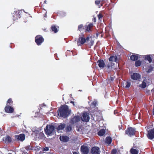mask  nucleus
<instances>
[{
	"mask_svg": "<svg viewBox=\"0 0 154 154\" xmlns=\"http://www.w3.org/2000/svg\"><path fill=\"white\" fill-rule=\"evenodd\" d=\"M58 115L63 118L67 117L71 113V110L69 109L68 106L66 105L61 106L58 109Z\"/></svg>",
	"mask_w": 154,
	"mask_h": 154,
	"instance_id": "nucleus-1",
	"label": "nucleus"
},
{
	"mask_svg": "<svg viewBox=\"0 0 154 154\" xmlns=\"http://www.w3.org/2000/svg\"><path fill=\"white\" fill-rule=\"evenodd\" d=\"M55 127L51 125H47L45 128V133L47 135H51L55 132Z\"/></svg>",
	"mask_w": 154,
	"mask_h": 154,
	"instance_id": "nucleus-2",
	"label": "nucleus"
},
{
	"mask_svg": "<svg viewBox=\"0 0 154 154\" xmlns=\"http://www.w3.org/2000/svg\"><path fill=\"white\" fill-rule=\"evenodd\" d=\"M90 38L89 37H87L86 38H85V36L83 34L81 35H79L78 39L77 40V45L78 46H82L84 45L86 42H88L89 41Z\"/></svg>",
	"mask_w": 154,
	"mask_h": 154,
	"instance_id": "nucleus-3",
	"label": "nucleus"
},
{
	"mask_svg": "<svg viewBox=\"0 0 154 154\" xmlns=\"http://www.w3.org/2000/svg\"><path fill=\"white\" fill-rule=\"evenodd\" d=\"M136 130L135 128L130 127H128L125 131V133L129 137H132L135 135Z\"/></svg>",
	"mask_w": 154,
	"mask_h": 154,
	"instance_id": "nucleus-4",
	"label": "nucleus"
},
{
	"mask_svg": "<svg viewBox=\"0 0 154 154\" xmlns=\"http://www.w3.org/2000/svg\"><path fill=\"white\" fill-rule=\"evenodd\" d=\"M44 41V38L40 35H37L35 38V42L38 45H41Z\"/></svg>",
	"mask_w": 154,
	"mask_h": 154,
	"instance_id": "nucleus-5",
	"label": "nucleus"
},
{
	"mask_svg": "<svg viewBox=\"0 0 154 154\" xmlns=\"http://www.w3.org/2000/svg\"><path fill=\"white\" fill-rule=\"evenodd\" d=\"M22 11H15L13 14V16L14 20H17L21 17L22 14Z\"/></svg>",
	"mask_w": 154,
	"mask_h": 154,
	"instance_id": "nucleus-6",
	"label": "nucleus"
},
{
	"mask_svg": "<svg viewBox=\"0 0 154 154\" xmlns=\"http://www.w3.org/2000/svg\"><path fill=\"white\" fill-rule=\"evenodd\" d=\"M80 151L82 154H88L89 148L87 146L83 145L81 147Z\"/></svg>",
	"mask_w": 154,
	"mask_h": 154,
	"instance_id": "nucleus-7",
	"label": "nucleus"
},
{
	"mask_svg": "<svg viewBox=\"0 0 154 154\" xmlns=\"http://www.w3.org/2000/svg\"><path fill=\"white\" fill-rule=\"evenodd\" d=\"M82 121L87 122L89 121L90 117L89 116V113L86 112L83 113L82 114Z\"/></svg>",
	"mask_w": 154,
	"mask_h": 154,
	"instance_id": "nucleus-8",
	"label": "nucleus"
},
{
	"mask_svg": "<svg viewBox=\"0 0 154 154\" xmlns=\"http://www.w3.org/2000/svg\"><path fill=\"white\" fill-rule=\"evenodd\" d=\"M147 136L149 139L152 140L154 138V128L149 130L148 131Z\"/></svg>",
	"mask_w": 154,
	"mask_h": 154,
	"instance_id": "nucleus-9",
	"label": "nucleus"
},
{
	"mask_svg": "<svg viewBox=\"0 0 154 154\" xmlns=\"http://www.w3.org/2000/svg\"><path fill=\"white\" fill-rule=\"evenodd\" d=\"M4 109L5 112L7 113H12L14 112V109L12 106H6Z\"/></svg>",
	"mask_w": 154,
	"mask_h": 154,
	"instance_id": "nucleus-10",
	"label": "nucleus"
},
{
	"mask_svg": "<svg viewBox=\"0 0 154 154\" xmlns=\"http://www.w3.org/2000/svg\"><path fill=\"white\" fill-rule=\"evenodd\" d=\"M92 154H100V148L97 146H94L91 149Z\"/></svg>",
	"mask_w": 154,
	"mask_h": 154,
	"instance_id": "nucleus-11",
	"label": "nucleus"
},
{
	"mask_svg": "<svg viewBox=\"0 0 154 154\" xmlns=\"http://www.w3.org/2000/svg\"><path fill=\"white\" fill-rule=\"evenodd\" d=\"M93 26V24L92 23H91L89 24L86 25L85 32H89L91 31Z\"/></svg>",
	"mask_w": 154,
	"mask_h": 154,
	"instance_id": "nucleus-12",
	"label": "nucleus"
},
{
	"mask_svg": "<svg viewBox=\"0 0 154 154\" xmlns=\"http://www.w3.org/2000/svg\"><path fill=\"white\" fill-rule=\"evenodd\" d=\"M80 120V118L79 116H75L71 119V123L73 124L78 122Z\"/></svg>",
	"mask_w": 154,
	"mask_h": 154,
	"instance_id": "nucleus-13",
	"label": "nucleus"
},
{
	"mask_svg": "<svg viewBox=\"0 0 154 154\" xmlns=\"http://www.w3.org/2000/svg\"><path fill=\"white\" fill-rule=\"evenodd\" d=\"M131 79L134 80H137L140 78V75L138 73H134L131 75Z\"/></svg>",
	"mask_w": 154,
	"mask_h": 154,
	"instance_id": "nucleus-14",
	"label": "nucleus"
},
{
	"mask_svg": "<svg viewBox=\"0 0 154 154\" xmlns=\"http://www.w3.org/2000/svg\"><path fill=\"white\" fill-rule=\"evenodd\" d=\"M16 138L18 141H22L25 139V135L24 134H21L19 135H16L15 136Z\"/></svg>",
	"mask_w": 154,
	"mask_h": 154,
	"instance_id": "nucleus-15",
	"label": "nucleus"
},
{
	"mask_svg": "<svg viewBox=\"0 0 154 154\" xmlns=\"http://www.w3.org/2000/svg\"><path fill=\"white\" fill-rule=\"evenodd\" d=\"M105 0H96L95 3L99 8L101 7L104 3Z\"/></svg>",
	"mask_w": 154,
	"mask_h": 154,
	"instance_id": "nucleus-16",
	"label": "nucleus"
},
{
	"mask_svg": "<svg viewBox=\"0 0 154 154\" xmlns=\"http://www.w3.org/2000/svg\"><path fill=\"white\" fill-rule=\"evenodd\" d=\"M109 61L112 62L114 61L117 63L119 62V60L116 55L111 56L109 59Z\"/></svg>",
	"mask_w": 154,
	"mask_h": 154,
	"instance_id": "nucleus-17",
	"label": "nucleus"
},
{
	"mask_svg": "<svg viewBox=\"0 0 154 154\" xmlns=\"http://www.w3.org/2000/svg\"><path fill=\"white\" fill-rule=\"evenodd\" d=\"M142 63V65L143 66H145L146 64H145L146 62L144 60L140 61L139 60H138L135 62V66L136 67L140 66Z\"/></svg>",
	"mask_w": 154,
	"mask_h": 154,
	"instance_id": "nucleus-18",
	"label": "nucleus"
},
{
	"mask_svg": "<svg viewBox=\"0 0 154 154\" xmlns=\"http://www.w3.org/2000/svg\"><path fill=\"white\" fill-rule=\"evenodd\" d=\"M139 58L140 55L136 54H134L130 56V59L132 61L137 60Z\"/></svg>",
	"mask_w": 154,
	"mask_h": 154,
	"instance_id": "nucleus-19",
	"label": "nucleus"
},
{
	"mask_svg": "<svg viewBox=\"0 0 154 154\" xmlns=\"http://www.w3.org/2000/svg\"><path fill=\"white\" fill-rule=\"evenodd\" d=\"M97 63L100 68H103L105 66V63L103 60H100L97 61Z\"/></svg>",
	"mask_w": 154,
	"mask_h": 154,
	"instance_id": "nucleus-20",
	"label": "nucleus"
},
{
	"mask_svg": "<svg viewBox=\"0 0 154 154\" xmlns=\"http://www.w3.org/2000/svg\"><path fill=\"white\" fill-rule=\"evenodd\" d=\"M60 139L61 141L66 142L69 140V138L67 136H60Z\"/></svg>",
	"mask_w": 154,
	"mask_h": 154,
	"instance_id": "nucleus-21",
	"label": "nucleus"
},
{
	"mask_svg": "<svg viewBox=\"0 0 154 154\" xmlns=\"http://www.w3.org/2000/svg\"><path fill=\"white\" fill-rule=\"evenodd\" d=\"M59 26H56L54 25H53L51 27V29L52 31L54 33H56L58 31Z\"/></svg>",
	"mask_w": 154,
	"mask_h": 154,
	"instance_id": "nucleus-22",
	"label": "nucleus"
},
{
	"mask_svg": "<svg viewBox=\"0 0 154 154\" xmlns=\"http://www.w3.org/2000/svg\"><path fill=\"white\" fill-rule=\"evenodd\" d=\"M143 57L144 58L145 60H148L149 63H150L152 61V59L151 55H146L144 56Z\"/></svg>",
	"mask_w": 154,
	"mask_h": 154,
	"instance_id": "nucleus-23",
	"label": "nucleus"
},
{
	"mask_svg": "<svg viewBox=\"0 0 154 154\" xmlns=\"http://www.w3.org/2000/svg\"><path fill=\"white\" fill-rule=\"evenodd\" d=\"M65 127V124H61L58 125L57 128V131L63 129Z\"/></svg>",
	"mask_w": 154,
	"mask_h": 154,
	"instance_id": "nucleus-24",
	"label": "nucleus"
},
{
	"mask_svg": "<svg viewBox=\"0 0 154 154\" xmlns=\"http://www.w3.org/2000/svg\"><path fill=\"white\" fill-rule=\"evenodd\" d=\"M146 80H144L143 81L141 84L139 85V87L141 88H145L146 86Z\"/></svg>",
	"mask_w": 154,
	"mask_h": 154,
	"instance_id": "nucleus-25",
	"label": "nucleus"
},
{
	"mask_svg": "<svg viewBox=\"0 0 154 154\" xmlns=\"http://www.w3.org/2000/svg\"><path fill=\"white\" fill-rule=\"evenodd\" d=\"M11 141V138L9 136H7L4 140L5 143H10Z\"/></svg>",
	"mask_w": 154,
	"mask_h": 154,
	"instance_id": "nucleus-26",
	"label": "nucleus"
},
{
	"mask_svg": "<svg viewBox=\"0 0 154 154\" xmlns=\"http://www.w3.org/2000/svg\"><path fill=\"white\" fill-rule=\"evenodd\" d=\"M36 136L39 139H43L45 137V135L43 133L40 132L36 134Z\"/></svg>",
	"mask_w": 154,
	"mask_h": 154,
	"instance_id": "nucleus-27",
	"label": "nucleus"
},
{
	"mask_svg": "<svg viewBox=\"0 0 154 154\" xmlns=\"http://www.w3.org/2000/svg\"><path fill=\"white\" fill-rule=\"evenodd\" d=\"M13 101L11 98H9L6 102V106H12L13 105Z\"/></svg>",
	"mask_w": 154,
	"mask_h": 154,
	"instance_id": "nucleus-28",
	"label": "nucleus"
},
{
	"mask_svg": "<svg viewBox=\"0 0 154 154\" xmlns=\"http://www.w3.org/2000/svg\"><path fill=\"white\" fill-rule=\"evenodd\" d=\"M101 34L100 36L101 37H103V30L101 29H99L98 30L96 33V36L98 37V36Z\"/></svg>",
	"mask_w": 154,
	"mask_h": 154,
	"instance_id": "nucleus-29",
	"label": "nucleus"
},
{
	"mask_svg": "<svg viewBox=\"0 0 154 154\" xmlns=\"http://www.w3.org/2000/svg\"><path fill=\"white\" fill-rule=\"evenodd\" d=\"M105 132L104 129H101L98 132V134L100 136H103L105 134Z\"/></svg>",
	"mask_w": 154,
	"mask_h": 154,
	"instance_id": "nucleus-30",
	"label": "nucleus"
},
{
	"mask_svg": "<svg viewBox=\"0 0 154 154\" xmlns=\"http://www.w3.org/2000/svg\"><path fill=\"white\" fill-rule=\"evenodd\" d=\"M112 141V138L110 137H107L106 138V143L109 144H110L111 143Z\"/></svg>",
	"mask_w": 154,
	"mask_h": 154,
	"instance_id": "nucleus-31",
	"label": "nucleus"
},
{
	"mask_svg": "<svg viewBox=\"0 0 154 154\" xmlns=\"http://www.w3.org/2000/svg\"><path fill=\"white\" fill-rule=\"evenodd\" d=\"M130 152L132 154H138V150L133 148H131L130 150Z\"/></svg>",
	"mask_w": 154,
	"mask_h": 154,
	"instance_id": "nucleus-32",
	"label": "nucleus"
},
{
	"mask_svg": "<svg viewBox=\"0 0 154 154\" xmlns=\"http://www.w3.org/2000/svg\"><path fill=\"white\" fill-rule=\"evenodd\" d=\"M114 64V63L112 62L109 61L107 65V67L108 69H110L111 68L112 66H113Z\"/></svg>",
	"mask_w": 154,
	"mask_h": 154,
	"instance_id": "nucleus-33",
	"label": "nucleus"
},
{
	"mask_svg": "<svg viewBox=\"0 0 154 154\" xmlns=\"http://www.w3.org/2000/svg\"><path fill=\"white\" fill-rule=\"evenodd\" d=\"M94 44V41L93 40L91 39L90 42L88 43V46L89 48H91Z\"/></svg>",
	"mask_w": 154,
	"mask_h": 154,
	"instance_id": "nucleus-34",
	"label": "nucleus"
},
{
	"mask_svg": "<svg viewBox=\"0 0 154 154\" xmlns=\"http://www.w3.org/2000/svg\"><path fill=\"white\" fill-rule=\"evenodd\" d=\"M84 29V26L82 24L79 25L78 27V30L81 31Z\"/></svg>",
	"mask_w": 154,
	"mask_h": 154,
	"instance_id": "nucleus-35",
	"label": "nucleus"
},
{
	"mask_svg": "<svg viewBox=\"0 0 154 154\" xmlns=\"http://www.w3.org/2000/svg\"><path fill=\"white\" fill-rule=\"evenodd\" d=\"M33 147L30 145H28L25 147V149L26 150L28 151L33 149Z\"/></svg>",
	"mask_w": 154,
	"mask_h": 154,
	"instance_id": "nucleus-36",
	"label": "nucleus"
},
{
	"mask_svg": "<svg viewBox=\"0 0 154 154\" xmlns=\"http://www.w3.org/2000/svg\"><path fill=\"white\" fill-rule=\"evenodd\" d=\"M126 86L125 88H129L131 85V83L128 82H127L125 83Z\"/></svg>",
	"mask_w": 154,
	"mask_h": 154,
	"instance_id": "nucleus-37",
	"label": "nucleus"
},
{
	"mask_svg": "<svg viewBox=\"0 0 154 154\" xmlns=\"http://www.w3.org/2000/svg\"><path fill=\"white\" fill-rule=\"evenodd\" d=\"M117 152V150L116 149H113L112 150L111 153V154H116Z\"/></svg>",
	"mask_w": 154,
	"mask_h": 154,
	"instance_id": "nucleus-38",
	"label": "nucleus"
},
{
	"mask_svg": "<svg viewBox=\"0 0 154 154\" xmlns=\"http://www.w3.org/2000/svg\"><path fill=\"white\" fill-rule=\"evenodd\" d=\"M97 16L98 17V19L99 20H102L103 16L101 14H98Z\"/></svg>",
	"mask_w": 154,
	"mask_h": 154,
	"instance_id": "nucleus-39",
	"label": "nucleus"
},
{
	"mask_svg": "<svg viewBox=\"0 0 154 154\" xmlns=\"http://www.w3.org/2000/svg\"><path fill=\"white\" fill-rule=\"evenodd\" d=\"M67 131H70L72 130V127L70 126H68L66 128Z\"/></svg>",
	"mask_w": 154,
	"mask_h": 154,
	"instance_id": "nucleus-40",
	"label": "nucleus"
},
{
	"mask_svg": "<svg viewBox=\"0 0 154 154\" xmlns=\"http://www.w3.org/2000/svg\"><path fill=\"white\" fill-rule=\"evenodd\" d=\"M97 103L96 101H94L91 103L92 105L94 107L96 106L97 105Z\"/></svg>",
	"mask_w": 154,
	"mask_h": 154,
	"instance_id": "nucleus-41",
	"label": "nucleus"
},
{
	"mask_svg": "<svg viewBox=\"0 0 154 154\" xmlns=\"http://www.w3.org/2000/svg\"><path fill=\"white\" fill-rule=\"evenodd\" d=\"M153 68L152 67H150L149 68L148 70L146 71L147 72V73H149L150 72H151L153 70Z\"/></svg>",
	"mask_w": 154,
	"mask_h": 154,
	"instance_id": "nucleus-42",
	"label": "nucleus"
},
{
	"mask_svg": "<svg viewBox=\"0 0 154 154\" xmlns=\"http://www.w3.org/2000/svg\"><path fill=\"white\" fill-rule=\"evenodd\" d=\"M49 150V148L48 147H46L43 148V150L45 151H47Z\"/></svg>",
	"mask_w": 154,
	"mask_h": 154,
	"instance_id": "nucleus-43",
	"label": "nucleus"
},
{
	"mask_svg": "<svg viewBox=\"0 0 154 154\" xmlns=\"http://www.w3.org/2000/svg\"><path fill=\"white\" fill-rule=\"evenodd\" d=\"M114 79V78L112 77H110L109 78V80L111 81H113Z\"/></svg>",
	"mask_w": 154,
	"mask_h": 154,
	"instance_id": "nucleus-44",
	"label": "nucleus"
},
{
	"mask_svg": "<svg viewBox=\"0 0 154 154\" xmlns=\"http://www.w3.org/2000/svg\"><path fill=\"white\" fill-rule=\"evenodd\" d=\"M70 103H72L73 104V105L74 106H75V103H74V101H71L70 102Z\"/></svg>",
	"mask_w": 154,
	"mask_h": 154,
	"instance_id": "nucleus-45",
	"label": "nucleus"
},
{
	"mask_svg": "<svg viewBox=\"0 0 154 154\" xmlns=\"http://www.w3.org/2000/svg\"><path fill=\"white\" fill-rule=\"evenodd\" d=\"M152 112L153 114L154 115V107L152 108Z\"/></svg>",
	"mask_w": 154,
	"mask_h": 154,
	"instance_id": "nucleus-46",
	"label": "nucleus"
},
{
	"mask_svg": "<svg viewBox=\"0 0 154 154\" xmlns=\"http://www.w3.org/2000/svg\"><path fill=\"white\" fill-rule=\"evenodd\" d=\"M73 154H79V153H78V152H73Z\"/></svg>",
	"mask_w": 154,
	"mask_h": 154,
	"instance_id": "nucleus-47",
	"label": "nucleus"
},
{
	"mask_svg": "<svg viewBox=\"0 0 154 154\" xmlns=\"http://www.w3.org/2000/svg\"><path fill=\"white\" fill-rule=\"evenodd\" d=\"M96 18L95 17H94L93 19V21L94 22H96Z\"/></svg>",
	"mask_w": 154,
	"mask_h": 154,
	"instance_id": "nucleus-48",
	"label": "nucleus"
},
{
	"mask_svg": "<svg viewBox=\"0 0 154 154\" xmlns=\"http://www.w3.org/2000/svg\"><path fill=\"white\" fill-rule=\"evenodd\" d=\"M152 92L153 93L154 92V90H153V89H152Z\"/></svg>",
	"mask_w": 154,
	"mask_h": 154,
	"instance_id": "nucleus-49",
	"label": "nucleus"
},
{
	"mask_svg": "<svg viewBox=\"0 0 154 154\" xmlns=\"http://www.w3.org/2000/svg\"><path fill=\"white\" fill-rule=\"evenodd\" d=\"M8 154H12V153H8Z\"/></svg>",
	"mask_w": 154,
	"mask_h": 154,
	"instance_id": "nucleus-50",
	"label": "nucleus"
}]
</instances>
